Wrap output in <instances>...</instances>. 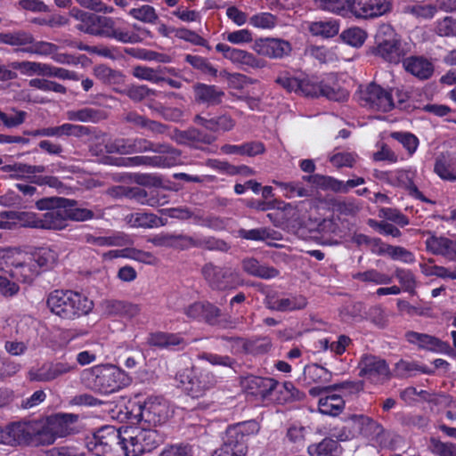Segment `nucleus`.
I'll return each instance as SVG.
<instances>
[{"instance_id":"nucleus-1","label":"nucleus","mask_w":456,"mask_h":456,"mask_svg":"<svg viewBox=\"0 0 456 456\" xmlns=\"http://www.w3.org/2000/svg\"><path fill=\"white\" fill-rule=\"evenodd\" d=\"M333 80L332 77L327 81H319L317 77L302 76L292 77L288 73L280 75L276 82L289 93H295L306 97L325 96L333 101H345L348 97L346 90L338 86H331L329 83Z\"/></svg>"},{"instance_id":"nucleus-2","label":"nucleus","mask_w":456,"mask_h":456,"mask_svg":"<svg viewBox=\"0 0 456 456\" xmlns=\"http://www.w3.org/2000/svg\"><path fill=\"white\" fill-rule=\"evenodd\" d=\"M81 379L86 387L101 394L113 393L130 382L126 372L113 364H99L86 369Z\"/></svg>"},{"instance_id":"nucleus-3","label":"nucleus","mask_w":456,"mask_h":456,"mask_svg":"<svg viewBox=\"0 0 456 456\" xmlns=\"http://www.w3.org/2000/svg\"><path fill=\"white\" fill-rule=\"evenodd\" d=\"M47 306L55 315L65 320H74L89 314L93 301L72 290H54L47 297Z\"/></svg>"},{"instance_id":"nucleus-4","label":"nucleus","mask_w":456,"mask_h":456,"mask_svg":"<svg viewBox=\"0 0 456 456\" xmlns=\"http://www.w3.org/2000/svg\"><path fill=\"white\" fill-rule=\"evenodd\" d=\"M161 441L155 429L144 428L142 423L120 428V450L125 456H140L151 452Z\"/></svg>"},{"instance_id":"nucleus-5","label":"nucleus","mask_w":456,"mask_h":456,"mask_svg":"<svg viewBox=\"0 0 456 456\" xmlns=\"http://www.w3.org/2000/svg\"><path fill=\"white\" fill-rule=\"evenodd\" d=\"M161 441L155 429L144 428L142 423L120 428V450L125 456H140L151 452Z\"/></svg>"},{"instance_id":"nucleus-6","label":"nucleus","mask_w":456,"mask_h":456,"mask_svg":"<svg viewBox=\"0 0 456 456\" xmlns=\"http://www.w3.org/2000/svg\"><path fill=\"white\" fill-rule=\"evenodd\" d=\"M375 53L387 62L397 64L411 53L413 43L403 39L389 24H381L375 36Z\"/></svg>"},{"instance_id":"nucleus-7","label":"nucleus","mask_w":456,"mask_h":456,"mask_svg":"<svg viewBox=\"0 0 456 456\" xmlns=\"http://www.w3.org/2000/svg\"><path fill=\"white\" fill-rule=\"evenodd\" d=\"M94 36L114 38L124 44H137L151 37L150 30L134 25L133 30H127L118 26L117 21L109 17L99 16L97 30H93Z\"/></svg>"},{"instance_id":"nucleus-8","label":"nucleus","mask_w":456,"mask_h":456,"mask_svg":"<svg viewBox=\"0 0 456 456\" xmlns=\"http://www.w3.org/2000/svg\"><path fill=\"white\" fill-rule=\"evenodd\" d=\"M77 419L73 414L58 413L49 416L42 429L37 431L38 440L44 444H52L56 438L69 435L72 429L71 425Z\"/></svg>"},{"instance_id":"nucleus-9","label":"nucleus","mask_w":456,"mask_h":456,"mask_svg":"<svg viewBox=\"0 0 456 456\" xmlns=\"http://www.w3.org/2000/svg\"><path fill=\"white\" fill-rule=\"evenodd\" d=\"M86 447L96 456H111L120 449V428L102 427L87 440Z\"/></svg>"},{"instance_id":"nucleus-10","label":"nucleus","mask_w":456,"mask_h":456,"mask_svg":"<svg viewBox=\"0 0 456 456\" xmlns=\"http://www.w3.org/2000/svg\"><path fill=\"white\" fill-rule=\"evenodd\" d=\"M345 434L340 436L341 440H347L358 436L377 439L384 432L380 424L365 415L350 416L344 426Z\"/></svg>"},{"instance_id":"nucleus-11","label":"nucleus","mask_w":456,"mask_h":456,"mask_svg":"<svg viewBox=\"0 0 456 456\" xmlns=\"http://www.w3.org/2000/svg\"><path fill=\"white\" fill-rule=\"evenodd\" d=\"M360 102L364 107L383 112L390 111L396 106L393 91L376 84H370L360 91Z\"/></svg>"},{"instance_id":"nucleus-12","label":"nucleus","mask_w":456,"mask_h":456,"mask_svg":"<svg viewBox=\"0 0 456 456\" xmlns=\"http://www.w3.org/2000/svg\"><path fill=\"white\" fill-rule=\"evenodd\" d=\"M168 402L160 396H151L140 407L141 423L158 426L165 423L170 416Z\"/></svg>"},{"instance_id":"nucleus-13","label":"nucleus","mask_w":456,"mask_h":456,"mask_svg":"<svg viewBox=\"0 0 456 456\" xmlns=\"http://www.w3.org/2000/svg\"><path fill=\"white\" fill-rule=\"evenodd\" d=\"M182 388L191 397H200L213 386L207 374H199L195 369H184L176 375Z\"/></svg>"},{"instance_id":"nucleus-14","label":"nucleus","mask_w":456,"mask_h":456,"mask_svg":"<svg viewBox=\"0 0 456 456\" xmlns=\"http://www.w3.org/2000/svg\"><path fill=\"white\" fill-rule=\"evenodd\" d=\"M391 0H349L348 13L356 18L374 19L391 11Z\"/></svg>"},{"instance_id":"nucleus-15","label":"nucleus","mask_w":456,"mask_h":456,"mask_svg":"<svg viewBox=\"0 0 456 456\" xmlns=\"http://www.w3.org/2000/svg\"><path fill=\"white\" fill-rule=\"evenodd\" d=\"M179 154L176 151H172L169 155H158L153 157L149 156H135V157H119L115 158L110 161L111 165L118 167H167L175 165L178 162Z\"/></svg>"},{"instance_id":"nucleus-16","label":"nucleus","mask_w":456,"mask_h":456,"mask_svg":"<svg viewBox=\"0 0 456 456\" xmlns=\"http://www.w3.org/2000/svg\"><path fill=\"white\" fill-rule=\"evenodd\" d=\"M202 273L210 286L216 289H233L240 284L238 273L212 264L205 265Z\"/></svg>"},{"instance_id":"nucleus-17","label":"nucleus","mask_w":456,"mask_h":456,"mask_svg":"<svg viewBox=\"0 0 456 456\" xmlns=\"http://www.w3.org/2000/svg\"><path fill=\"white\" fill-rule=\"evenodd\" d=\"M358 369L359 375L370 382H381L390 376L386 361L371 354L362 357Z\"/></svg>"},{"instance_id":"nucleus-18","label":"nucleus","mask_w":456,"mask_h":456,"mask_svg":"<svg viewBox=\"0 0 456 456\" xmlns=\"http://www.w3.org/2000/svg\"><path fill=\"white\" fill-rule=\"evenodd\" d=\"M303 179L317 188L330 190L335 192H347L350 189L364 183V179L362 177L349 179L345 183L333 177L318 174L304 176Z\"/></svg>"},{"instance_id":"nucleus-19","label":"nucleus","mask_w":456,"mask_h":456,"mask_svg":"<svg viewBox=\"0 0 456 456\" xmlns=\"http://www.w3.org/2000/svg\"><path fill=\"white\" fill-rule=\"evenodd\" d=\"M289 42L274 37L259 38L254 42L253 50L268 58H282L291 52Z\"/></svg>"},{"instance_id":"nucleus-20","label":"nucleus","mask_w":456,"mask_h":456,"mask_svg":"<svg viewBox=\"0 0 456 456\" xmlns=\"http://www.w3.org/2000/svg\"><path fill=\"white\" fill-rule=\"evenodd\" d=\"M40 273L37 265L29 255H26L22 259L12 262L9 271L10 277L24 283L32 282Z\"/></svg>"},{"instance_id":"nucleus-21","label":"nucleus","mask_w":456,"mask_h":456,"mask_svg":"<svg viewBox=\"0 0 456 456\" xmlns=\"http://www.w3.org/2000/svg\"><path fill=\"white\" fill-rule=\"evenodd\" d=\"M388 180L394 185L406 189L411 195L425 200L421 192L414 184L415 171L413 170H396L388 174Z\"/></svg>"},{"instance_id":"nucleus-22","label":"nucleus","mask_w":456,"mask_h":456,"mask_svg":"<svg viewBox=\"0 0 456 456\" xmlns=\"http://www.w3.org/2000/svg\"><path fill=\"white\" fill-rule=\"evenodd\" d=\"M407 340L419 347L437 353H443L449 348V345L438 338L423 333L409 331L406 333Z\"/></svg>"},{"instance_id":"nucleus-23","label":"nucleus","mask_w":456,"mask_h":456,"mask_svg":"<svg viewBox=\"0 0 456 456\" xmlns=\"http://www.w3.org/2000/svg\"><path fill=\"white\" fill-rule=\"evenodd\" d=\"M104 311L109 315L133 319L140 314L141 306L126 301L109 300L104 303Z\"/></svg>"},{"instance_id":"nucleus-24","label":"nucleus","mask_w":456,"mask_h":456,"mask_svg":"<svg viewBox=\"0 0 456 456\" xmlns=\"http://www.w3.org/2000/svg\"><path fill=\"white\" fill-rule=\"evenodd\" d=\"M405 70L419 79L429 78L434 72V66L428 59L412 56L403 60Z\"/></svg>"},{"instance_id":"nucleus-25","label":"nucleus","mask_w":456,"mask_h":456,"mask_svg":"<svg viewBox=\"0 0 456 456\" xmlns=\"http://www.w3.org/2000/svg\"><path fill=\"white\" fill-rule=\"evenodd\" d=\"M40 273L53 268L59 259L57 250L51 247H40L29 254Z\"/></svg>"},{"instance_id":"nucleus-26","label":"nucleus","mask_w":456,"mask_h":456,"mask_svg":"<svg viewBox=\"0 0 456 456\" xmlns=\"http://www.w3.org/2000/svg\"><path fill=\"white\" fill-rule=\"evenodd\" d=\"M216 50L221 53L223 56L234 64L254 66L256 59L252 53L242 49L234 48L229 45L219 43L216 45Z\"/></svg>"},{"instance_id":"nucleus-27","label":"nucleus","mask_w":456,"mask_h":456,"mask_svg":"<svg viewBox=\"0 0 456 456\" xmlns=\"http://www.w3.org/2000/svg\"><path fill=\"white\" fill-rule=\"evenodd\" d=\"M325 395L319 399L318 406L322 414L336 416L342 411L345 402L341 395L330 394L329 388L323 389Z\"/></svg>"},{"instance_id":"nucleus-28","label":"nucleus","mask_w":456,"mask_h":456,"mask_svg":"<svg viewBox=\"0 0 456 456\" xmlns=\"http://www.w3.org/2000/svg\"><path fill=\"white\" fill-rule=\"evenodd\" d=\"M67 219V209H49L41 215L40 229L61 230L66 226Z\"/></svg>"},{"instance_id":"nucleus-29","label":"nucleus","mask_w":456,"mask_h":456,"mask_svg":"<svg viewBox=\"0 0 456 456\" xmlns=\"http://www.w3.org/2000/svg\"><path fill=\"white\" fill-rule=\"evenodd\" d=\"M195 100L208 105L218 104L222 102L224 93L215 86L198 84L194 86Z\"/></svg>"},{"instance_id":"nucleus-30","label":"nucleus","mask_w":456,"mask_h":456,"mask_svg":"<svg viewBox=\"0 0 456 456\" xmlns=\"http://www.w3.org/2000/svg\"><path fill=\"white\" fill-rule=\"evenodd\" d=\"M126 223L134 228H157L164 225L162 219L151 213L136 212L126 216Z\"/></svg>"},{"instance_id":"nucleus-31","label":"nucleus","mask_w":456,"mask_h":456,"mask_svg":"<svg viewBox=\"0 0 456 456\" xmlns=\"http://www.w3.org/2000/svg\"><path fill=\"white\" fill-rule=\"evenodd\" d=\"M248 393L260 398H265L278 385L273 379L252 377L247 381Z\"/></svg>"},{"instance_id":"nucleus-32","label":"nucleus","mask_w":456,"mask_h":456,"mask_svg":"<svg viewBox=\"0 0 456 456\" xmlns=\"http://www.w3.org/2000/svg\"><path fill=\"white\" fill-rule=\"evenodd\" d=\"M242 268L248 274L261 279L268 280L279 274L275 268L260 265L256 259L251 257L243 259Z\"/></svg>"},{"instance_id":"nucleus-33","label":"nucleus","mask_w":456,"mask_h":456,"mask_svg":"<svg viewBox=\"0 0 456 456\" xmlns=\"http://www.w3.org/2000/svg\"><path fill=\"white\" fill-rule=\"evenodd\" d=\"M259 431V425L255 420L238 423L226 429L228 437L233 438L238 442L246 443V437L255 435Z\"/></svg>"},{"instance_id":"nucleus-34","label":"nucleus","mask_w":456,"mask_h":456,"mask_svg":"<svg viewBox=\"0 0 456 456\" xmlns=\"http://www.w3.org/2000/svg\"><path fill=\"white\" fill-rule=\"evenodd\" d=\"M87 241L100 247H124L133 244L132 238L122 232H116L110 236L90 237Z\"/></svg>"},{"instance_id":"nucleus-35","label":"nucleus","mask_w":456,"mask_h":456,"mask_svg":"<svg viewBox=\"0 0 456 456\" xmlns=\"http://www.w3.org/2000/svg\"><path fill=\"white\" fill-rule=\"evenodd\" d=\"M71 17L79 21L77 28L82 32L94 35L93 30H97V23L99 16L93 13L86 12L77 8H72L69 12Z\"/></svg>"},{"instance_id":"nucleus-36","label":"nucleus","mask_w":456,"mask_h":456,"mask_svg":"<svg viewBox=\"0 0 456 456\" xmlns=\"http://www.w3.org/2000/svg\"><path fill=\"white\" fill-rule=\"evenodd\" d=\"M35 425L36 423L33 421H20L8 425L14 444L25 442L34 435H37Z\"/></svg>"},{"instance_id":"nucleus-37","label":"nucleus","mask_w":456,"mask_h":456,"mask_svg":"<svg viewBox=\"0 0 456 456\" xmlns=\"http://www.w3.org/2000/svg\"><path fill=\"white\" fill-rule=\"evenodd\" d=\"M309 31L314 36L322 37H332L339 31V23L335 19H329L310 22L308 25Z\"/></svg>"},{"instance_id":"nucleus-38","label":"nucleus","mask_w":456,"mask_h":456,"mask_svg":"<svg viewBox=\"0 0 456 456\" xmlns=\"http://www.w3.org/2000/svg\"><path fill=\"white\" fill-rule=\"evenodd\" d=\"M246 443L238 442L225 434L223 445L215 451L213 456H246Z\"/></svg>"},{"instance_id":"nucleus-39","label":"nucleus","mask_w":456,"mask_h":456,"mask_svg":"<svg viewBox=\"0 0 456 456\" xmlns=\"http://www.w3.org/2000/svg\"><path fill=\"white\" fill-rule=\"evenodd\" d=\"M435 172L444 180H456V158L441 156L436 159Z\"/></svg>"},{"instance_id":"nucleus-40","label":"nucleus","mask_w":456,"mask_h":456,"mask_svg":"<svg viewBox=\"0 0 456 456\" xmlns=\"http://www.w3.org/2000/svg\"><path fill=\"white\" fill-rule=\"evenodd\" d=\"M196 121L212 131H229L232 129L235 125V121L227 115H223L210 119H207L199 115L196 117Z\"/></svg>"},{"instance_id":"nucleus-41","label":"nucleus","mask_w":456,"mask_h":456,"mask_svg":"<svg viewBox=\"0 0 456 456\" xmlns=\"http://www.w3.org/2000/svg\"><path fill=\"white\" fill-rule=\"evenodd\" d=\"M353 278L363 282H370L375 285H387L393 281V277L383 273L376 269H370L365 272H359L353 274Z\"/></svg>"},{"instance_id":"nucleus-42","label":"nucleus","mask_w":456,"mask_h":456,"mask_svg":"<svg viewBox=\"0 0 456 456\" xmlns=\"http://www.w3.org/2000/svg\"><path fill=\"white\" fill-rule=\"evenodd\" d=\"M12 68L19 70L26 76H43L45 77L48 64L36 61H15L11 64Z\"/></svg>"},{"instance_id":"nucleus-43","label":"nucleus","mask_w":456,"mask_h":456,"mask_svg":"<svg viewBox=\"0 0 456 456\" xmlns=\"http://www.w3.org/2000/svg\"><path fill=\"white\" fill-rule=\"evenodd\" d=\"M148 344L157 347H169L183 343V338L176 334L156 332L151 333L147 340Z\"/></svg>"},{"instance_id":"nucleus-44","label":"nucleus","mask_w":456,"mask_h":456,"mask_svg":"<svg viewBox=\"0 0 456 456\" xmlns=\"http://www.w3.org/2000/svg\"><path fill=\"white\" fill-rule=\"evenodd\" d=\"M0 43L24 48L32 43V35L22 30L0 33Z\"/></svg>"},{"instance_id":"nucleus-45","label":"nucleus","mask_w":456,"mask_h":456,"mask_svg":"<svg viewBox=\"0 0 456 456\" xmlns=\"http://www.w3.org/2000/svg\"><path fill=\"white\" fill-rule=\"evenodd\" d=\"M340 37L346 44L354 47H361L367 38V33L359 27H353L344 30Z\"/></svg>"},{"instance_id":"nucleus-46","label":"nucleus","mask_w":456,"mask_h":456,"mask_svg":"<svg viewBox=\"0 0 456 456\" xmlns=\"http://www.w3.org/2000/svg\"><path fill=\"white\" fill-rule=\"evenodd\" d=\"M391 137L398 141L403 145V147L407 151L409 156H412L419 147V139L411 133L394 132L391 134Z\"/></svg>"},{"instance_id":"nucleus-47","label":"nucleus","mask_w":456,"mask_h":456,"mask_svg":"<svg viewBox=\"0 0 456 456\" xmlns=\"http://www.w3.org/2000/svg\"><path fill=\"white\" fill-rule=\"evenodd\" d=\"M28 378L31 381L47 382L55 379L53 362H46L39 368L29 370Z\"/></svg>"},{"instance_id":"nucleus-48","label":"nucleus","mask_w":456,"mask_h":456,"mask_svg":"<svg viewBox=\"0 0 456 456\" xmlns=\"http://www.w3.org/2000/svg\"><path fill=\"white\" fill-rule=\"evenodd\" d=\"M349 0H314L321 9L346 16L348 14Z\"/></svg>"},{"instance_id":"nucleus-49","label":"nucleus","mask_w":456,"mask_h":456,"mask_svg":"<svg viewBox=\"0 0 456 456\" xmlns=\"http://www.w3.org/2000/svg\"><path fill=\"white\" fill-rule=\"evenodd\" d=\"M277 186H279L286 198L291 199L295 197H308L310 192L308 190L304 188L299 183H282L273 181Z\"/></svg>"},{"instance_id":"nucleus-50","label":"nucleus","mask_w":456,"mask_h":456,"mask_svg":"<svg viewBox=\"0 0 456 456\" xmlns=\"http://www.w3.org/2000/svg\"><path fill=\"white\" fill-rule=\"evenodd\" d=\"M404 12L412 14L417 18L431 19L436 12V7L433 4H421L413 3L404 7Z\"/></svg>"},{"instance_id":"nucleus-51","label":"nucleus","mask_w":456,"mask_h":456,"mask_svg":"<svg viewBox=\"0 0 456 456\" xmlns=\"http://www.w3.org/2000/svg\"><path fill=\"white\" fill-rule=\"evenodd\" d=\"M130 145L132 148L131 154L143 151H159L164 153L163 155L171 156V152L175 151L174 150H168L166 146L154 148L151 142L142 138L130 139Z\"/></svg>"},{"instance_id":"nucleus-52","label":"nucleus","mask_w":456,"mask_h":456,"mask_svg":"<svg viewBox=\"0 0 456 456\" xmlns=\"http://www.w3.org/2000/svg\"><path fill=\"white\" fill-rule=\"evenodd\" d=\"M57 50V46L52 43L45 42V41H35L32 37V43L24 48H21V51L32 54L38 55H50L55 53Z\"/></svg>"},{"instance_id":"nucleus-53","label":"nucleus","mask_w":456,"mask_h":456,"mask_svg":"<svg viewBox=\"0 0 456 456\" xmlns=\"http://www.w3.org/2000/svg\"><path fill=\"white\" fill-rule=\"evenodd\" d=\"M223 38L233 45H246L253 41L252 32L247 28L225 32Z\"/></svg>"},{"instance_id":"nucleus-54","label":"nucleus","mask_w":456,"mask_h":456,"mask_svg":"<svg viewBox=\"0 0 456 456\" xmlns=\"http://www.w3.org/2000/svg\"><path fill=\"white\" fill-rule=\"evenodd\" d=\"M395 276L398 280L403 290L407 292L414 291L417 286V281L411 271L408 269L396 268L395 271Z\"/></svg>"},{"instance_id":"nucleus-55","label":"nucleus","mask_w":456,"mask_h":456,"mask_svg":"<svg viewBox=\"0 0 456 456\" xmlns=\"http://www.w3.org/2000/svg\"><path fill=\"white\" fill-rule=\"evenodd\" d=\"M306 298L303 296H297L289 298H282L277 301L276 306H272L280 311H292L305 307Z\"/></svg>"},{"instance_id":"nucleus-56","label":"nucleus","mask_w":456,"mask_h":456,"mask_svg":"<svg viewBox=\"0 0 456 456\" xmlns=\"http://www.w3.org/2000/svg\"><path fill=\"white\" fill-rule=\"evenodd\" d=\"M133 75L142 80H147L158 84L164 80L159 69H154L144 66H137L133 69Z\"/></svg>"},{"instance_id":"nucleus-57","label":"nucleus","mask_w":456,"mask_h":456,"mask_svg":"<svg viewBox=\"0 0 456 456\" xmlns=\"http://www.w3.org/2000/svg\"><path fill=\"white\" fill-rule=\"evenodd\" d=\"M129 14L133 18L147 23H153L158 19L155 9L148 4L131 9Z\"/></svg>"},{"instance_id":"nucleus-58","label":"nucleus","mask_w":456,"mask_h":456,"mask_svg":"<svg viewBox=\"0 0 456 456\" xmlns=\"http://www.w3.org/2000/svg\"><path fill=\"white\" fill-rule=\"evenodd\" d=\"M276 18L269 12L255 14L249 19V24L261 29H272L276 26Z\"/></svg>"},{"instance_id":"nucleus-59","label":"nucleus","mask_w":456,"mask_h":456,"mask_svg":"<svg viewBox=\"0 0 456 456\" xmlns=\"http://www.w3.org/2000/svg\"><path fill=\"white\" fill-rule=\"evenodd\" d=\"M29 86L44 92L66 93V88L61 84L43 78L31 79Z\"/></svg>"},{"instance_id":"nucleus-60","label":"nucleus","mask_w":456,"mask_h":456,"mask_svg":"<svg viewBox=\"0 0 456 456\" xmlns=\"http://www.w3.org/2000/svg\"><path fill=\"white\" fill-rule=\"evenodd\" d=\"M436 33L441 37H456V19L445 17L436 21Z\"/></svg>"},{"instance_id":"nucleus-61","label":"nucleus","mask_w":456,"mask_h":456,"mask_svg":"<svg viewBox=\"0 0 456 456\" xmlns=\"http://www.w3.org/2000/svg\"><path fill=\"white\" fill-rule=\"evenodd\" d=\"M10 275H0V294L5 297H12L18 294L20 286Z\"/></svg>"},{"instance_id":"nucleus-62","label":"nucleus","mask_w":456,"mask_h":456,"mask_svg":"<svg viewBox=\"0 0 456 456\" xmlns=\"http://www.w3.org/2000/svg\"><path fill=\"white\" fill-rule=\"evenodd\" d=\"M108 153L131 154L130 139L118 138L110 141L105 145Z\"/></svg>"},{"instance_id":"nucleus-63","label":"nucleus","mask_w":456,"mask_h":456,"mask_svg":"<svg viewBox=\"0 0 456 456\" xmlns=\"http://www.w3.org/2000/svg\"><path fill=\"white\" fill-rule=\"evenodd\" d=\"M387 248L388 249L387 256L393 260L402 261L406 264H411L415 261L413 254L403 247L390 245Z\"/></svg>"},{"instance_id":"nucleus-64","label":"nucleus","mask_w":456,"mask_h":456,"mask_svg":"<svg viewBox=\"0 0 456 456\" xmlns=\"http://www.w3.org/2000/svg\"><path fill=\"white\" fill-rule=\"evenodd\" d=\"M13 115H8L1 111L0 123H3L4 126L8 128L16 127L21 125L27 118V112L23 110H13Z\"/></svg>"}]
</instances>
